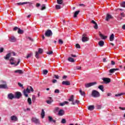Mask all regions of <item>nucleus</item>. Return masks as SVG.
<instances>
[{
    "label": "nucleus",
    "mask_w": 125,
    "mask_h": 125,
    "mask_svg": "<svg viewBox=\"0 0 125 125\" xmlns=\"http://www.w3.org/2000/svg\"><path fill=\"white\" fill-rule=\"evenodd\" d=\"M59 44H63V41L61 39L59 40Z\"/></svg>",
    "instance_id": "nucleus-47"
},
{
    "label": "nucleus",
    "mask_w": 125,
    "mask_h": 125,
    "mask_svg": "<svg viewBox=\"0 0 125 125\" xmlns=\"http://www.w3.org/2000/svg\"><path fill=\"white\" fill-rule=\"evenodd\" d=\"M88 38H87L86 37V34H83V36H82V42H87L88 41Z\"/></svg>",
    "instance_id": "nucleus-7"
},
{
    "label": "nucleus",
    "mask_w": 125,
    "mask_h": 125,
    "mask_svg": "<svg viewBox=\"0 0 125 125\" xmlns=\"http://www.w3.org/2000/svg\"><path fill=\"white\" fill-rule=\"evenodd\" d=\"M99 45L101 47H102L104 45V41H100L99 43H98Z\"/></svg>",
    "instance_id": "nucleus-26"
},
{
    "label": "nucleus",
    "mask_w": 125,
    "mask_h": 125,
    "mask_svg": "<svg viewBox=\"0 0 125 125\" xmlns=\"http://www.w3.org/2000/svg\"><path fill=\"white\" fill-rule=\"evenodd\" d=\"M27 102L29 105H31V104H32V100L30 99V98H28L27 99Z\"/></svg>",
    "instance_id": "nucleus-39"
},
{
    "label": "nucleus",
    "mask_w": 125,
    "mask_h": 125,
    "mask_svg": "<svg viewBox=\"0 0 125 125\" xmlns=\"http://www.w3.org/2000/svg\"><path fill=\"white\" fill-rule=\"evenodd\" d=\"M68 103H69L68 102L65 101L63 103H60V106H65V105H66V104H68Z\"/></svg>",
    "instance_id": "nucleus-33"
},
{
    "label": "nucleus",
    "mask_w": 125,
    "mask_h": 125,
    "mask_svg": "<svg viewBox=\"0 0 125 125\" xmlns=\"http://www.w3.org/2000/svg\"><path fill=\"white\" fill-rule=\"evenodd\" d=\"M32 100L33 102H35V101H36V96H35V95H32Z\"/></svg>",
    "instance_id": "nucleus-45"
},
{
    "label": "nucleus",
    "mask_w": 125,
    "mask_h": 125,
    "mask_svg": "<svg viewBox=\"0 0 125 125\" xmlns=\"http://www.w3.org/2000/svg\"><path fill=\"white\" fill-rule=\"evenodd\" d=\"M48 121L50 122V123L53 122V123H56V121L53 120V118L51 116H48Z\"/></svg>",
    "instance_id": "nucleus-17"
},
{
    "label": "nucleus",
    "mask_w": 125,
    "mask_h": 125,
    "mask_svg": "<svg viewBox=\"0 0 125 125\" xmlns=\"http://www.w3.org/2000/svg\"><path fill=\"white\" fill-rule=\"evenodd\" d=\"M52 83H57V80H56V79H54L52 81Z\"/></svg>",
    "instance_id": "nucleus-55"
},
{
    "label": "nucleus",
    "mask_w": 125,
    "mask_h": 125,
    "mask_svg": "<svg viewBox=\"0 0 125 125\" xmlns=\"http://www.w3.org/2000/svg\"><path fill=\"white\" fill-rule=\"evenodd\" d=\"M80 104V101L79 100H75V101H73V103H71L72 105H76V104Z\"/></svg>",
    "instance_id": "nucleus-29"
},
{
    "label": "nucleus",
    "mask_w": 125,
    "mask_h": 125,
    "mask_svg": "<svg viewBox=\"0 0 125 125\" xmlns=\"http://www.w3.org/2000/svg\"><path fill=\"white\" fill-rule=\"evenodd\" d=\"M31 122L35 124V125H40V124H41L40 119H37V117H32L31 119Z\"/></svg>",
    "instance_id": "nucleus-3"
},
{
    "label": "nucleus",
    "mask_w": 125,
    "mask_h": 125,
    "mask_svg": "<svg viewBox=\"0 0 125 125\" xmlns=\"http://www.w3.org/2000/svg\"><path fill=\"white\" fill-rule=\"evenodd\" d=\"M68 61L69 62H72V63H74V62H75V60H74L73 58H71V57L68 58Z\"/></svg>",
    "instance_id": "nucleus-34"
},
{
    "label": "nucleus",
    "mask_w": 125,
    "mask_h": 125,
    "mask_svg": "<svg viewBox=\"0 0 125 125\" xmlns=\"http://www.w3.org/2000/svg\"><path fill=\"white\" fill-rule=\"evenodd\" d=\"M62 83V85H70L71 84L69 81H63Z\"/></svg>",
    "instance_id": "nucleus-15"
},
{
    "label": "nucleus",
    "mask_w": 125,
    "mask_h": 125,
    "mask_svg": "<svg viewBox=\"0 0 125 125\" xmlns=\"http://www.w3.org/2000/svg\"><path fill=\"white\" fill-rule=\"evenodd\" d=\"M17 40L14 36H11V37L9 38V41L11 42H15Z\"/></svg>",
    "instance_id": "nucleus-10"
},
{
    "label": "nucleus",
    "mask_w": 125,
    "mask_h": 125,
    "mask_svg": "<svg viewBox=\"0 0 125 125\" xmlns=\"http://www.w3.org/2000/svg\"><path fill=\"white\" fill-rule=\"evenodd\" d=\"M46 53H47V54H48L49 55H51V54H53V52L52 51H50V52H47Z\"/></svg>",
    "instance_id": "nucleus-52"
},
{
    "label": "nucleus",
    "mask_w": 125,
    "mask_h": 125,
    "mask_svg": "<svg viewBox=\"0 0 125 125\" xmlns=\"http://www.w3.org/2000/svg\"><path fill=\"white\" fill-rule=\"evenodd\" d=\"M59 110V108L58 107H56L54 110V113H57Z\"/></svg>",
    "instance_id": "nucleus-40"
},
{
    "label": "nucleus",
    "mask_w": 125,
    "mask_h": 125,
    "mask_svg": "<svg viewBox=\"0 0 125 125\" xmlns=\"http://www.w3.org/2000/svg\"><path fill=\"white\" fill-rule=\"evenodd\" d=\"M103 80L104 83H109L111 82V79L110 78H103Z\"/></svg>",
    "instance_id": "nucleus-11"
},
{
    "label": "nucleus",
    "mask_w": 125,
    "mask_h": 125,
    "mask_svg": "<svg viewBox=\"0 0 125 125\" xmlns=\"http://www.w3.org/2000/svg\"><path fill=\"white\" fill-rule=\"evenodd\" d=\"M12 61H14V58L12 57L10 59V63L11 65H15V62H12Z\"/></svg>",
    "instance_id": "nucleus-24"
},
{
    "label": "nucleus",
    "mask_w": 125,
    "mask_h": 125,
    "mask_svg": "<svg viewBox=\"0 0 125 125\" xmlns=\"http://www.w3.org/2000/svg\"><path fill=\"white\" fill-rule=\"evenodd\" d=\"M28 40H29V41H30L31 42H33V39H32L31 37H28L27 38Z\"/></svg>",
    "instance_id": "nucleus-58"
},
{
    "label": "nucleus",
    "mask_w": 125,
    "mask_h": 125,
    "mask_svg": "<svg viewBox=\"0 0 125 125\" xmlns=\"http://www.w3.org/2000/svg\"><path fill=\"white\" fill-rule=\"evenodd\" d=\"M119 109H120V110H122L123 111L125 110V107H119Z\"/></svg>",
    "instance_id": "nucleus-61"
},
{
    "label": "nucleus",
    "mask_w": 125,
    "mask_h": 125,
    "mask_svg": "<svg viewBox=\"0 0 125 125\" xmlns=\"http://www.w3.org/2000/svg\"><path fill=\"white\" fill-rule=\"evenodd\" d=\"M91 95L94 98H97L100 97V93L96 90H93L92 91Z\"/></svg>",
    "instance_id": "nucleus-2"
},
{
    "label": "nucleus",
    "mask_w": 125,
    "mask_h": 125,
    "mask_svg": "<svg viewBox=\"0 0 125 125\" xmlns=\"http://www.w3.org/2000/svg\"><path fill=\"white\" fill-rule=\"evenodd\" d=\"M99 36L101 39L102 40H106L107 39V36H104L103 34H101V32H99Z\"/></svg>",
    "instance_id": "nucleus-19"
},
{
    "label": "nucleus",
    "mask_w": 125,
    "mask_h": 125,
    "mask_svg": "<svg viewBox=\"0 0 125 125\" xmlns=\"http://www.w3.org/2000/svg\"><path fill=\"white\" fill-rule=\"evenodd\" d=\"M60 91L59 89H56L55 90V93H59Z\"/></svg>",
    "instance_id": "nucleus-56"
},
{
    "label": "nucleus",
    "mask_w": 125,
    "mask_h": 125,
    "mask_svg": "<svg viewBox=\"0 0 125 125\" xmlns=\"http://www.w3.org/2000/svg\"><path fill=\"white\" fill-rule=\"evenodd\" d=\"M98 88L100 89V90H102V91H104V86L103 85H100L98 86Z\"/></svg>",
    "instance_id": "nucleus-30"
},
{
    "label": "nucleus",
    "mask_w": 125,
    "mask_h": 125,
    "mask_svg": "<svg viewBox=\"0 0 125 125\" xmlns=\"http://www.w3.org/2000/svg\"><path fill=\"white\" fill-rule=\"evenodd\" d=\"M103 62H107V59L106 58H104L103 59Z\"/></svg>",
    "instance_id": "nucleus-63"
},
{
    "label": "nucleus",
    "mask_w": 125,
    "mask_h": 125,
    "mask_svg": "<svg viewBox=\"0 0 125 125\" xmlns=\"http://www.w3.org/2000/svg\"><path fill=\"white\" fill-rule=\"evenodd\" d=\"M41 117L42 119H43L44 118V116H45V112H44V110L42 109V112H41Z\"/></svg>",
    "instance_id": "nucleus-23"
},
{
    "label": "nucleus",
    "mask_w": 125,
    "mask_h": 125,
    "mask_svg": "<svg viewBox=\"0 0 125 125\" xmlns=\"http://www.w3.org/2000/svg\"><path fill=\"white\" fill-rule=\"evenodd\" d=\"M120 5L122 7H125V1H124L121 2Z\"/></svg>",
    "instance_id": "nucleus-43"
},
{
    "label": "nucleus",
    "mask_w": 125,
    "mask_h": 125,
    "mask_svg": "<svg viewBox=\"0 0 125 125\" xmlns=\"http://www.w3.org/2000/svg\"><path fill=\"white\" fill-rule=\"evenodd\" d=\"M122 95H124V93H122L120 94H116L115 96L116 97H119V96H122Z\"/></svg>",
    "instance_id": "nucleus-46"
},
{
    "label": "nucleus",
    "mask_w": 125,
    "mask_h": 125,
    "mask_svg": "<svg viewBox=\"0 0 125 125\" xmlns=\"http://www.w3.org/2000/svg\"><path fill=\"white\" fill-rule=\"evenodd\" d=\"M8 99H10V100H12V99H14L15 98V96L12 93H9L8 94L7 97Z\"/></svg>",
    "instance_id": "nucleus-9"
},
{
    "label": "nucleus",
    "mask_w": 125,
    "mask_h": 125,
    "mask_svg": "<svg viewBox=\"0 0 125 125\" xmlns=\"http://www.w3.org/2000/svg\"><path fill=\"white\" fill-rule=\"evenodd\" d=\"M47 73H48V71L46 69L43 70V75H47Z\"/></svg>",
    "instance_id": "nucleus-41"
},
{
    "label": "nucleus",
    "mask_w": 125,
    "mask_h": 125,
    "mask_svg": "<svg viewBox=\"0 0 125 125\" xmlns=\"http://www.w3.org/2000/svg\"><path fill=\"white\" fill-rule=\"evenodd\" d=\"M19 28H18V27H15L14 28V29H13V30H14V31H16V30H19Z\"/></svg>",
    "instance_id": "nucleus-59"
},
{
    "label": "nucleus",
    "mask_w": 125,
    "mask_h": 125,
    "mask_svg": "<svg viewBox=\"0 0 125 125\" xmlns=\"http://www.w3.org/2000/svg\"><path fill=\"white\" fill-rule=\"evenodd\" d=\"M112 16L109 14H107L105 18L106 21H109V19H111Z\"/></svg>",
    "instance_id": "nucleus-20"
},
{
    "label": "nucleus",
    "mask_w": 125,
    "mask_h": 125,
    "mask_svg": "<svg viewBox=\"0 0 125 125\" xmlns=\"http://www.w3.org/2000/svg\"><path fill=\"white\" fill-rule=\"evenodd\" d=\"M15 98H17V99H19L21 96H22V94L20 92H17L15 94Z\"/></svg>",
    "instance_id": "nucleus-8"
},
{
    "label": "nucleus",
    "mask_w": 125,
    "mask_h": 125,
    "mask_svg": "<svg viewBox=\"0 0 125 125\" xmlns=\"http://www.w3.org/2000/svg\"><path fill=\"white\" fill-rule=\"evenodd\" d=\"M82 69V67L81 66H77L76 67L75 70H81Z\"/></svg>",
    "instance_id": "nucleus-50"
},
{
    "label": "nucleus",
    "mask_w": 125,
    "mask_h": 125,
    "mask_svg": "<svg viewBox=\"0 0 125 125\" xmlns=\"http://www.w3.org/2000/svg\"><path fill=\"white\" fill-rule=\"evenodd\" d=\"M54 77H55V79H59V76H58V75H55Z\"/></svg>",
    "instance_id": "nucleus-60"
},
{
    "label": "nucleus",
    "mask_w": 125,
    "mask_h": 125,
    "mask_svg": "<svg viewBox=\"0 0 125 125\" xmlns=\"http://www.w3.org/2000/svg\"><path fill=\"white\" fill-rule=\"evenodd\" d=\"M91 23H92V24H94V29H98V25H97V23H96V22H95V21L92 20L91 21Z\"/></svg>",
    "instance_id": "nucleus-14"
},
{
    "label": "nucleus",
    "mask_w": 125,
    "mask_h": 125,
    "mask_svg": "<svg viewBox=\"0 0 125 125\" xmlns=\"http://www.w3.org/2000/svg\"><path fill=\"white\" fill-rule=\"evenodd\" d=\"M49 99H50L49 100L46 101V103L47 104H51V103L52 102H53V100H52V99L51 98V97H49Z\"/></svg>",
    "instance_id": "nucleus-22"
},
{
    "label": "nucleus",
    "mask_w": 125,
    "mask_h": 125,
    "mask_svg": "<svg viewBox=\"0 0 125 125\" xmlns=\"http://www.w3.org/2000/svg\"><path fill=\"white\" fill-rule=\"evenodd\" d=\"M61 8H62V7L60 5H56V9H61Z\"/></svg>",
    "instance_id": "nucleus-44"
},
{
    "label": "nucleus",
    "mask_w": 125,
    "mask_h": 125,
    "mask_svg": "<svg viewBox=\"0 0 125 125\" xmlns=\"http://www.w3.org/2000/svg\"><path fill=\"white\" fill-rule=\"evenodd\" d=\"M68 101H70V102H74V95H72L70 96L69 99H68Z\"/></svg>",
    "instance_id": "nucleus-31"
},
{
    "label": "nucleus",
    "mask_w": 125,
    "mask_h": 125,
    "mask_svg": "<svg viewBox=\"0 0 125 125\" xmlns=\"http://www.w3.org/2000/svg\"><path fill=\"white\" fill-rule=\"evenodd\" d=\"M44 9H45V4H42V6L41 10H43Z\"/></svg>",
    "instance_id": "nucleus-49"
},
{
    "label": "nucleus",
    "mask_w": 125,
    "mask_h": 125,
    "mask_svg": "<svg viewBox=\"0 0 125 125\" xmlns=\"http://www.w3.org/2000/svg\"><path fill=\"white\" fill-rule=\"evenodd\" d=\"M52 35H53L52 31H51L49 29L47 30V31H46L45 33V37H51Z\"/></svg>",
    "instance_id": "nucleus-5"
},
{
    "label": "nucleus",
    "mask_w": 125,
    "mask_h": 125,
    "mask_svg": "<svg viewBox=\"0 0 125 125\" xmlns=\"http://www.w3.org/2000/svg\"><path fill=\"white\" fill-rule=\"evenodd\" d=\"M57 2L58 4H62L63 3V0H57Z\"/></svg>",
    "instance_id": "nucleus-38"
},
{
    "label": "nucleus",
    "mask_w": 125,
    "mask_h": 125,
    "mask_svg": "<svg viewBox=\"0 0 125 125\" xmlns=\"http://www.w3.org/2000/svg\"><path fill=\"white\" fill-rule=\"evenodd\" d=\"M0 52H3V48H0Z\"/></svg>",
    "instance_id": "nucleus-62"
},
{
    "label": "nucleus",
    "mask_w": 125,
    "mask_h": 125,
    "mask_svg": "<svg viewBox=\"0 0 125 125\" xmlns=\"http://www.w3.org/2000/svg\"><path fill=\"white\" fill-rule=\"evenodd\" d=\"M65 113V112L63 109H61L59 111L58 115L59 116H63L64 114Z\"/></svg>",
    "instance_id": "nucleus-18"
},
{
    "label": "nucleus",
    "mask_w": 125,
    "mask_h": 125,
    "mask_svg": "<svg viewBox=\"0 0 125 125\" xmlns=\"http://www.w3.org/2000/svg\"><path fill=\"white\" fill-rule=\"evenodd\" d=\"M95 84H97V83L96 82H92L85 84V87L86 88H88V87H90V86H92L93 85H95Z\"/></svg>",
    "instance_id": "nucleus-4"
},
{
    "label": "nucleus",
    "mask_w": 125,
    "mask_h": 125,
    "mask_svg": "<svg viewBox=\"0 0 125 125\" xmlns=\"http://www.w3.org/2000/svg\"><path fill=\"white\" fill-rule=\"evenodd\" d=\"M27 3H29V4H32V3L30 2H19L17 3L16 4H17V5H23L24 4H27Z\"/></svg>",
    "instance_id": "nucleus-12"
},
{
    "label": "nucleus",
    "mask_w": 125,
    "mask_h": 125,
    "mask_svg": "<svg viewBox=\"0 0 125 125\" xmlns=\"http://www.w3.org/2000/svg\"><path fill=\"white\" fill-rule=\"evenodd\" d=\"M122 29H123V30H125V24L123 25Z\"/></svg>",
    "instance_id": "nucleus-64"
},
{
    "label": "nucleus",
    "mask_w": 125,
    "mask_h": 125,
    "mask_svg": "<svg viewBox=\"0 0 125 125\" xmlns=\"http://www.w3.org/2000/svg\"><path fill=\"white\" fill-rule=\"evenodd\" d=\"M11 56V53H9L5 56V57H4V59H5V60H8Z\"/></svg>",
    "instance_id": "nucleus-21"
},
{
    "label": "nucleus",
    "mask_w": 125,
    "mask_h": 125,
    "mask_svg": "<svg viewBox=\"0 0 125 125\" xmlns=\"http://www.w3.org/2000/svg\"><path fill=\"white\" fill-rule=\"evenodd\" d=\"M79 92L82 96H85V93L84 91L83 92L82 90H80Z\"/></svg>",
    "instance_id": "nucleus-35"
},
{
    "label": "nucleus",
    "mask_w": 125,
    "mask_h": 125,
    "mask_svg": "<svg viewBox=\"0 0 125 125\" xmlns=\"http://www.w3.org/2000/svg\"><path fill=\"white\" fill-rule=\"evenodd\" d=\"M15 73H18L19 74H23V71H22L21 70H16L15 71Z\"/></svg>",
    "instance_id": "nucleus-37"
},
{
    "label": "nucleus",
    "mask_w": 125,
    "mask_h": 125,
    "mask_svg": "<svg viewBox=\"0 0 125 125\" xmlns=\"http://www.w3.org/2000/svg\"><path fill=\"white\" fill-rule=\"evenodd\" d=\"M116 71H119V68H112L109 70V73L113 74L116 72Z\"/></svg>",
    "instance_id": "nucleus-16"
},
{
    "label": "nucleus",
    "mask_w": 125,
    "mask_h": 125,
    "mask_svg": "<svg viewBox=\"0 0 125 125\" xmlns=\"http://www.w3.org/2000/svg\"><path fill=\"white\" fill-rule=\"evenodd\" d=\"M114 39H115V35H114V34H112L109 37L110 42H113V41H114Z\"/></svg>",
    "instance_id": "nucleus-25"
},
{
    "label": "nucleus",
    "mask_w": 125,
    "mask_h": 125,
    "mask_svg": "<svg viewBox=\"0 0 125 125\" xmlns=\"http://www.w3.org/2000/svg\"><path fill=\"white\" fill-rule=\"evenodd\" d=\"M62 124H66V119H62L61 121Z\"/></svg>",
    "instance_id": "nucleus-48"
},
{
    "label": "nucleus",
    "mask_w": 125,
    "mask_h": 125,
    "mask_svg": "<svg viewBox=\"0 0 125 125\" xmlns=\"http://www.w3.org/2000/svg\"><path fill=\"white\" fill-rule=\"evenodd\" d=\"M11 121H14V122H17L18 121V118L15 115H13L11 117Z\"/></svg>",
    "instance_id": "nucleus-13"
},
{
    "label": "nucleus",
    "mask_w": 125,
    "mask_h": 125,
    "mask_svg": "<svg viewBox=\"0 0 125 125\" xmlns=\"http://www.w3.org/2000/svg\"><path fill=\"white\" fill-rule=\"evenodd\" d=\"M76 48H81V45H80L79 44H76Z\"/></svg>",
    "instance_id": "nucleus-53"
},
{
    "label": "nucleus",
    "mask_w": 125,
    "mask_h": 125,
    "mask_svg": "<svg viewBox=\"0 0 125 125\" xmlns=\"http://www.w3.org/2000/svg\"><path fill=\"white\" fill-rule=\"evenodd\" d=\"M33 55V53H30V54H27V56H26V58H30V57H32Z\"/></svg>",
    "instance_id": "nucleus-42"
},
{
    "label": "nucleus",
    "mask_w": 125,
    "mask_h": 125,
    "mask_svg": "<svg viewBox=\"0 0 125 125\" xmlns=\"http://www.w3.org/2000/svg\"><path fill=\"white\" fill-rule=\"evenodd\" d=\"M34 92V89H33V87L30 86H28L26 89L23 90V95L25 97H28V94L27 93H30L31 92Z\"/></svg>",
    "instance_id": "nucleus-1"
},
{
    "label": "nucleus",
    "mask_w": 125,
    "mask_h": 125,
    "mask_svg": "<svg viewBox=\"0 0 125 125\" xmlns=\"http://www.w3.org/2000/svg\"><path fill=\"white\" fill-rule=\"evenodd\" d=\"M7 87V86L6 84H0V88H3V89H5Z\"/></svg>",
    "instance_id": "nucleus-32"
},
{
    "label": "nucleus",
    "mask_w": 125,
    "mask_h": 125,
    "mask_svg": "<svg viewBox=\"0 0 125 125\" xmlns=\"http://www.w3.org/2000/svg\"><path fill=\"white\" fill-rule=\"evenodd\" d=\"M43 51V50H42V49L39 48L38 52H36L35 57H36L37 58H39V53H40V54H42V53Z\"/></svg>",
    "instance_id": "nucleus-6"
},
{
    "label": "nucleus",
    "mask_w": 125,
    "mask_h": 125,
    "mask_svg": "<svg viewBox=\"0 0 125 125\" xmlns=\"http://www.w3.org/2000/svg\"><path fill=\"white\" fill-rule=\"evenodd\" d=\"M102 108V106L100 105H97V108L99 110H100Z\"/></svg>",
    "instance_id": "nucleus-51"
},
{
    "label": "nucleus",
    "mask_w": 125,
    "mask_h": 125,
    "mask_svg": "<svg viewBox=\"0 0 125 125\" xmlns=\"http://www.w3.org/2000/svg\"><path fill=\"white\" fill-rule=\"evenodd\" d=\"M79 13H80V11L79 10L75 11L74 12V17L75 18H76L78 16V15H79Z\"/></svg>",
    "instance_id": "nucleus-28"
},
{
    "label": "nucleus",
    "mask_w": 125,
    "mask_h": 125,
    "mask_svg": "<svg viewBox=\"0 0 125 125\" xmlns=\"http://www.w3.org/2000/svg\"><path fill=\"white\" fill-rule=\"evenodd\" d=\"M88 109L90 110V111H93L94 110V105H89L88 107Z\"/></svg>",
    "instance_id": "nucleus-27"
},
{
    "label": "nucleus",
    "mask_w": 125,
    "mask_h": 125,
    "mask_svg": "<svg viewBox=\"0 0 125 125\" xmlns=\"http://www.w3.org/2000/svg\"><path fill=\"white\" fill-rule=\"evenodd\" d=\"M18 84L19 86H20V87H23V84H22L21 83H18Z\"/></svg>",
    "instance_id": "nucleus-54"
},
{
    "label": "nucleus",
    "mask_w": 125,
    "mask_h": 125,
    "mask_svg": "<svg viewBox=\"0 0 125 125\" xmlns=\"http://www.w3.org/2000/svg\"><path fill=\"white\" fill-rule=\"evenodd\" d=\"M18 33L20 35H22V34H23L24 33V31L23 30H21V29L19 28V30L18 31Z\"/></svg>",
    "instance_id": "nucleus-36"
},
{
    "label": "nucleus",
    "mask_w": 125,
    "mask_h": 125,
    "mask_svg": "<svg viewBox=\"0 0 125 125\" xmlns=\"http://www.w3.org/2000/svg\"><path fill=\"white\" fill-rule=\"evenodd\" d=\"M120 14H121V17H122V18L125 17V14H124V13H121Z\"/></svg>",
    "instance_id": "nucleus-57"
}]
</instances>
